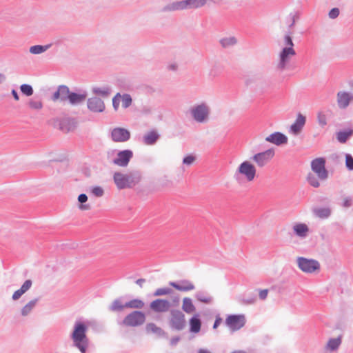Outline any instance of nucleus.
I'll return each mask as SVG.
<instances>
[{
	"label": "nucleus",
	"instance_id": "f257e3e1",
	"mask_svg": "<svg viewBox=\"0 0 353 353\" xmlns=\"http://www.w3.org/2000/svg\"><path fill=\"white\" fill-rule=\"evenodd\" d=\"M113 179L117 188L121 190L133 188L140 181L141 177L134 173L125 174L117 172L113 175Z\"/></svg>",
	"mask_w": 353,
	"mask_h": 353
},
{
	"label": "nucleus",
	"instance_id": "f03ea898",
	"mask_svg": "<svg viewBox=\"0 0 353 353\" xmlns=\"http://www.w3.org/2000/svg\"><path fill=\"white\" fill-rule=\"evenodd\" d=\"M236 176L248 183H252L256 178V168L250 161H242L235 171Z\"/></svg>",
	"mask_w": 353,
	"mask_h": 353
},
{
	"label": "nucleus",
	"instance_id": "7ed1b4c3",
	"mask_svg": "<svg viewBox=\"0 0 353 353\" xmlns=\"http://www.w3.org/2000/svg\"><path fill=\"white\" fill-rule=\"evenodd\" d=\"M87 327L81 322L75 324L72 339L74 345L82 352L85 353L88 347V341L85 334Z\"/></svg>",
	"mask_w": 353,
	"mask_h": 353
},
{
	"label": "nucleus",
	"instance_id": "20e7f679",
	"mask_svg": "<svg viewBox=\"0 0 353 353\" xmlns=\"http://www.w3.org/2000/svg\"><path fill=\"white\" fill-rule=\"evenodd\" d=\"M225 323L230 330L235 332L245 325L246 319L244 314H230L226 317Z\"/></svg>",
	"mask_w": 353,
	"mask_h": 353
},
{
	"label": "nucleus",
	"instance_id": "39448f33",
	"mask_svg": "<svg viewBox=\"0 0 353 353\" xmlns=\"http://www.w3.org/2000/svg\"><path fill=\"white\" fill-rule=\"evenodd\" d=\"M145 321V314L140 311H134L128 314L123 320L125 326L136 327L142 325Z\"/></svg>",
	"mask_w": 353,
	"mask_h": 353
},
{
	"label": "nucleus",
	"instance_id": "423d86ee",
	"mask_svg": "<svg viewBox=\"0 0 353 353\" xmlns=\"http://www.w3.org/2000/svg\"><path fill=\"white\" fill-rule=\"evenodd\" d=\"M311 168L318 179L325 180L327 178V171L325 169V159L323 157L316 158L311 162Z\"/></svg>",
	"mask_w": 353,
	"mask_h": 353
},
{
	"label": "nucleus",
	"instance_id": "0eeeda50",
	"mask_svg": "<svg viewBox=\"0 0 353 353\" xmlns=\"http://www.w3.org/2000/svg\"><path fill=\"white\" fill-rule=\"evenodd\" d=\"M274 157V149H268L265 151L256 153L253 155L252 159L259 168L267 165Z\"/></svg>",
	"mask_w": 353,
	"mask_h": 353
},
{
	"label": "nucleus",
	"instance_id": "6e6552de",
	"mask_svg": "<svg viewBox=\"0 0 353 353\" xmlns=\"http://www.w3.org/2000/svg\"><path fill=\"white\" fill-rule=\"evenodd\" d=\"M170 323L172 328L181 330L184 328L185 325V315L179 310H172Z\"/></svg>",
	"mask_w": 353,
	"mask_h": 353
},
{
	"label": "nucleus",
	"instance_id": "1a4fd4ad",
	"mask_svg": "<svg viewBox=\"0 0 353 353\" xmlns=\"http://www.w3.org/2000/svg\"><path fill=\"white\" fill-rule=\"evenodd\" d=\"M294 55L295 50L292 46L283 48L279 54V61L277 67L280 70H283L290 59Z\"/></svg>",
	"mask_w": 353,
	"mask_h": 353
},
{
	"label": "nucleus",
	"instance_id": "9d476101",
	"mask_svg": "<svg viewBox=\"0 0 353 353\" xmlns=\"http://www.w3.org/2000/svg\"><path fill=\"white\" fill-rule=\"evenodd\" d=\"M298 265L302 271L307 273L314 272L315 270L319 269V263L318 261L302 257L298 259Z\"/></svg>",
	"mask_w": 353,
	"mask_h": 353
},
{
	"label": "nucleus",
	"instance_id": "9b49d317",
	"mask_svg": "<svg viewBox=\"0 0 353 353\" xmlns=\"http://www.w3.org/2000/svg\"><path fill=\"white\" fill-rule=\"evenodd\" d=\"M150 307L154 312L158 313H164L170 310L171 307V303L167 299H157L150 303Z\"/></svg>",
	"mask_w": 353,
	"mask_h": 353
},
{
	"label": "nucleus",
	"instance_id": "f8f14e48",
	"mask_svg": "<svg viewBox=\"0 0 353 353\" xmlns=\"http://www.w3.org/2000/svg\"><path fill=\"white\" fill-rule=\"evenodd\" d=\"M191 113L196 121L203 122L208 118L209 110L206 105L201 104L193 108Z\"/></svg>",
	"mask_w": 353,
	"mask_h": 353
},
{
	"label": "nucleus",
	"instance_id": "ddd939ff",
	"mask_svg": "<svg viewBox=\"0 0 353 353\" xmlns=\"http://www.w3.org/2000/svg\"><path fill=\"white\" fill-rule=\"evenodd\" d=\"M169 285L176 290L183 292H190L195 289L193 282L187 279L181 280L178 283L170 282Z\"/></svg>",
	"mask_w": 353,
	"mask_h": 353
},
{
	"label": "nucleus",
	"instance_id": "4468645a",
	"mask_svg": "<svg viewBox=\"0 0 353 353\" xmlns=\"http://www.w3.org/2000/svg\"><path fill=\"white\" fill-rule=\"evenodd\" d=\"M120 101L122 102V107L127 108L132 103V98L129 94H125L121 95L119 93H117L112 99V105L115 110L119 109Z\"/></svg>",
	"mask_w": 353,
	"mask_h": 353
},
{
	"label": "nucleus",
	"instance_id": "2eb2a0df",
	"mask_svg": "<svg viewBox=\"0 0 353 353\" xmlns=\"http://www.w3.org/2000/svg\"><path fill=\"white\" fill-rule=\"evenodd\" d=\"M130 132L122 128H114L112 131V139L115 142H124L130 139Z\"/></svg>",
	"mask_w": 353,
	"mask_h": 353
},
{
	"label": "nucleus",
	"instance_id": "dca6fc26",
	"mask_svg": "<svg viewBox=\"0 0 353 353\" xmlns=\"http://www.w3.org/2000/svg\"><path fill=\"white\" fill-rule=\"evenodd\" d=\"M132 155V152L128 150L119 152L117 157L114 160V163L121 167H125L128 164Z\"/></svg>",
	"mask_w": 353,
	"mask_h": 353
},
{
	"label": "nucleus",
	"instance_id": "f3484780",
	"mask_svg": "<svg viewBox=\"0 0 353 353\" xmlns=\"http://www.w3.org/2000/svg\"><path fill=\"white\" fill-rule=\"evenodd\" d=\"M88 108L92 112H101L105 109V104L101 99L93 97L88 99Z\"/></svg>",
	"mask_w": 353,
	"mask_h": 353
},
{
	"label": "nucleus",
	"instance_id": "a211bd4d",
	"mask_svg": "<svg viewBox=\"0 0 353 353\" xmlns=\"http://www.w3.org/2000/svg\"><path fill=\"white\" fill-rule=\"evenodd\" d=\"M265 140L277 145L285 144L288 142L287 137L280 132L271 134L265 138Z\"/></svg>",
	"mask_w": 353,
	"mask_h": 353
},
{
	"label": "nucleus",
	"instance_id": "6ab92c4d",
	"mask_svg": "<svg viewBox=\"0 0 353 353\" xmlns=\"http://www.w3.org/2000/svg\"><path fill=\"white\" fill-rule=\"evenodd\" d=\"M70 94V93L68 88L65 85H61L59 87L58 90L54 93L52 99L53 101H57L58 99L65 100L69 98Z\"/></svg>",
	"mask_w": 353,
	"mask_h": 353
},
{
	"label": "nucleus",
	"instance_id": "aec40b11",
	"mask_svg": "<svg viewBox=\"0 0 353 353\" xmlns=\"http://www.w3.org/2000/svg\"><path fill=\"white\" fill-rule=\"evenodd\" d=\"M352 99V97L347 92H339L337 94L338 105L341 108H346Z\"/></svg>",
	"mask_w": 353,
	"mask_h": 353
},
{
	"label": "nucleus",
	"instance_id": "412c9836",
	"mask_svg": "<svg viewBox=\"0 0 353 353\" xmlns=\"http://www.w3.org/2000/svg\"><path fill=\"white\" fill-rule=\"evenodd\" d=\"M305 123V117L302 114H298L295 122L291 125L290 130L294 134H299Z\"/></svg>",
	"mask_w": 353,
	"mask_h": 353
},
{
	"label": "nucleus",
	"instance_id": "4be33fe9",
	"mask_svg": "<svg viewBox=\"0 0 353 353\" xmlns=\"http://www.w3.org/2000/svg\"><path fill=\"white\" fill-rule=\"evenodd\" d=\"M190 332L192 333H199L201 327V321L198 314L194 315L189 320Z\"/></svg>",
	"mask_w": 353,
	"mask_h": 353
},
{
	"label": "nucleus",
	"instance_id": "5701e85b",
	"mask_svg": "<svg viewBox=\"0 0 353 353\" xmlns=\"http://www.w3.org/2000/svg\"><path fill=\"white\" fill-rule=\"evenodd\" d=\"M182 10L180 1H173L161 9V12L163 13L172 12L175 11Z\"/></svg>",
	"mask_w": 353,
	"mask_h": 353
},
{
	"label": "nucleus",
	"instance_id": "b1692460",
	"mask_svg": "<svg viewBox=\"0 0 353 353\" xmlns=\"http://www.w3.org/2000/svg\"><path fill=\"white\" fill-rule=\"evenodd\" d=\"M182 310L187 314H192L196 311V307L190 298L185 297L183 299Z\"/></svg>",
	"mask_w": 353,
	"mask_h": 353
},
{
	"label": "nucleus",
	"instance_id": "393cba45",
	"mask_svg": "<svg viewBox=\"0 0 353 353\" xmlns=\"http://www.w3.org/2000/svg\"><path fill=\"white\" fill-rule=\"evenodd\" d=\"M293 230L296 234L301 237H305L308 232V228L304 223H298L294 225Z\"/></svg>",
	"mask_w": 353,
	"mask_h": 353
},
{
	"label": "nucleus",
	"instance_id": "a878e982",
	"mask_svg": "<svg viewBox=\"0 0 353 353\" xmlns=\"http://www.w3.org/2000/svg\"><path fill=\"white\" fill-rule=\"evenodd\" d=\"M159 138V134L156 131H150L144 136V143L146 145L154 144Z\"/></svg>",
	"mask_w": 353,
	"mask_h": 353
},
{
	"label": "nucleus",
	"instance_id": "bb28decb",
	"mask_svg": "<svg viewBox=\"0 0 353 353\" xmlns=\"http://www.w3.org/2000/svg\"><path fill=\"white\" fill-rule=\"evenodd\" d=\"M85 99V94H79L76 93H70L68 98L70 103L72 105L80 103L84 101Z\"/></svg>",
	"mask_w": 353,
	"mask_h": 353
},
{
	"label": "nucleus",
	"instance_id": "cd10ccee",
	"mask_svg": "<svg viewBox=\"0 0 353 353\" xmlns=\"http://www.w3.org/2000/svg\"><path fill=\"white\" fill-rule=\"evenodd\" d=\"M341 343V337L339 336L335 339H330L326 345L327 349L333 351L336 350Z\"/></svg>",
	"mask_w": 353,
	"mask_h": 353
},
{
	"label": "nucleus",
	"instance_id": "c85d7f7f",
	"mask_svg": "<svg viewBox=\"0 0 353 353\" xmlns=\"http://www.w3.org/2000/svg\"><path fill=\"white\" fill-rule=\"evenodd\" d=\"M127 308L141 309L144 306V303L140 299H132L125 303Z\"/></svg>",
	"mask_w": 353,
	"mask_h": 353
},
{
	"label": "nucleus",
	"instance_id": "c756f323",
	"mask_svg": "<svg viewBox=\"0 0 353 353\" xmlns=\"http://www.w3.org/2000/svg\"><path fill=\"white\" fill-rule=\"evenodd\" d=\"M78 201L81 203L79 205V209L83 211L89 210L91 208V206L90 204H83V203H85L88 201V196L85 194H81L78 196Z\"/></svg>",
	"mask_w": 353,
	"mask_h": 353
},
{
	"label": "nucleus",
	"instance_id": "7c9ffc66",
	"mask_svg": "<svg viewBox=\"0 0 353 353\" xmlns=\"http://www.w3.org/2000/svg\"><path fill=\"white\" fill-rule=\"evenodd\" d=\"M145 329L148 333H154L158 335H161L163 334L162 329L156 325L154 323H148L146 325Z\"/></svg>",
	"mask_w": 353,
	"mask_h": 353
},
{
	"label": "nucleus",
	"instance_id": "2f4dec72",
	"mask_svg": "<svg viewBox=\"0 0 353 353\" xmlns=\"http://www.w3.org/2000/svg\"><path fill=\"white\" fill-rule=\"evenodd\" d=\"M50 46H32L29 50L32 54H39L46 52Z\"/></svg>",
	"mask_w": 353,
	"mask_h": 353
},
{
	"label": "nucleus",
	"instance_id": "473e14b6",
	"mask_svg": "<svg viewBox=\"0 0 353 353\" xmlns=\"http://www.w3.org/2000/svg\"><path fill=\"white\" fill-rule=\"evenodd\" d=\"M93 92L97 95L102 97H108L110 94V89L107 87L104 88H93Z\"/></svg>",
	"mask_w": 353,
	"mask_h": 353
},
{
	"label": "nucleus",
	"instance_id": "72a5a7b5",
	"mask_svg": "<svg viewBox=\"0 0 353 353\" xmlns=\"http://www.w3.org/2000/svg\"><path fill=\"white\" fill-rule=\"evenodd\" d=\"M125 304H123L121 301L119 300H115L112 302V305H110V310L113 312L116 311H121L124 308H125Z\"/></svg>",
	"mask_w": 353,
	"mask_h": 353
},
{
	"label": "nucleus",
	"instance_id": "f704fd0d",
	"mask_svg": "<svg viewBox=\"0 0 353 353\" xmlns=\"http://www.w3.org/2000/svg\"><path fill=\"white\" fill-rule=\"evenodd\" d=\"M37 303V300L30 301L28 303H27L22 309L21 313L22 315L26 316L28 315L32 310L34 307Z\"/></svg>",
	"mask_w": 353,
	"mask_h": 353
},
{
	"label": "nucleus",
	"instance_id": "c9c22d12",
	"mask_svg": "<svg viewBox=\"0 0 353 353\" xmlns=\"http://www.w3.org/2000/svg\"><path fill=\"white\" fill-rule=\"evenodd\" d=\"M172 293V290L168 288H158L154 292V296H166L169 295Z\"/></svg>",
	"mask_w": 353,
	"mask_h": 353
},
{
	"label": "nucleus",
	"instance_id": "e433bc0d",
	"mask_svg": "<svg viewBox=\"0 0 353 353\" xmlns=\"http://www.w3.org/2000/svg\"><path fill=\"white\" fill-rule=\"evenodd\" d=\"M316 216L320 218H326L330 216V210L328 208H319L314 210Z\"/></svg>",
	"mask_w": 353,
	"mask_h": 353
},
{
	"label": "nucleus",
	"instance_id": "4c0bfd02",
	"mask_svg": "<svg viewBox=\"0 0 353 353\" xmlns=\"http://www.w3.org/2000/svg\"><path fill=\"white\" fill-rule=\"evenodd\" d=\"M21 91L26 96H31L33 94V89L28 84H23L20 87Z\"/></svg>",
	"mask_w": 353,
	"mask_h": 353
},
{
	"label": "nucleus",
	"instance_id": "58836bf2",
	"mask_svg": "<svg viewBox=\"0 0 353 353\" xmlns=\"http://www.w3.org/2000/svg\"><path fill=\"white\" fill-rule=\"evenodd\" d=\"M307 179L310 185L314 188H318L320 185L318 179L313 174H309Z\"/></svg>",
	"mask_w": 353,
	"mask_h": 353
},
{
	"label": "nucleus",
	"instance_id": "ea45409f",
	"mask_svg": "<svg viewBox=\"0 0 353 353\" xmlns=\"http://www.w3.org/2000/svg\"><path fill=\"white\" fill-rule=\"evenodd\" d=\"M352 131H349V132H340L338 133L337 139H338V140L340 142L344 143V142L346 141L347 138L352 134Z\"/></svg>",
	"mask_w": 353,
	"mask_h": 353
},
{
	"label": "nucleus",
	"instance_id": "a19ab883",
	"mask_svg": "<svg viewBox=\"0 0 353 353\" xmlns=\"http://www.w3.org/2000/svg\"><path fill=\"white\" fill-rule=\"evenodd\" d=\"M182 10L194 9L192 0H180Z\"/></svg>",
	"mask_w": 353,
	"mask_h": 353
},
{
	"label": "nucleus",
	"instance_id": "79ce46f5",
	"mask_svg": "<svg viewBox=\"0 0 353 353\" xmlns=\"http://www.w3.org/2000/svg\"><path fill=\"white\" fill-rule=\"evenodd\" d=\"M28 104L32 109L34 110H40L43 106L41 101L39 100L32 99L29 101Z\"/></svg>",
	"mask_w": 353,
	"mask_h": 353
},
{
	"label": "nucleus",
	"instance_id": "37998d69",
	"mask_svg": "<svg viewBox=\"0 0 353 353\" xmlns=\"http://www.w3.org/2000/svg\"><path fill=\"white\" fill-rule=\"evenodd\" d=\"M220 44H236L237 43V40L234 37H230L226 38H222L220 39Z\"/></svg>",
	"mask_w": 353,
	"mask_h": 353
},
{
	"label": "nucleus",
	"instance_id": "c03bdc74",
	"mask_svg": "<svg viewBox=\"0 0 353 353\" xmlns=\"http://www.w3.org/2000/svg\"><path fill=\"white\" fill-rule=\"evenodd\" d=\"M317 118L319 124L322 127L325 126L327 124V116L325 113L319 112Z\"/></svg>",
	"mask_w": 353,
	"mask_h": 353
},
{
	"label": "nucleus",
	"instance_id": "a18cd8bd",
	"mask_svg": "<svg viewBox=\"0 0 353 353\" xmlns=\"http://www.w3.org/2000/svg\"><path fill=\"white\" fill-rule=\"evenodd\" d=\"M299 18V14L298 12H291L289 14V19H290V23L289 24V28H292L294 26L295 21L296 19Z\"/></svg>",
	"mask_w": 353,
	"mask_h": 353
},
{
	"label": "nucleus",
	"instance_id": "49530a36",
	"mask_svg": "<svg viewBox=\"0 0 353 353\" xmlns=\"http://www.w3.org/2000/svg\"><path fill=\"white\" fill-rule=\"evenodd\" d=\"M345 165L348 170H353V157L349 154L345 155Z\"/></svg>",
	"mask_w": 353,
	"mask_h": 353
},
{
	"label": "nucleus",
	"instance_id": "de8ad7c7",
	"mask_svg": "<svg viewBox=\"0 0 353 353\" xmlns=\"http://www.w3.org/2000/svg\"><path fill=\"white\" fill-rule=\"evenodd\" d=\"M92 193L97 197H101L103 195L104 191L101 187L95 186L92 189Z\"/></svg>",
	"mask_w": 353,
	"mask_h": 353
},
{
	"label": "nucleus",
	"instance_id": "09e8293b",
	"mask_svg": "<svg viewBox=\"0 0 353 353\" xmlns=\"http://www.w3.org/2000/svg\"><path fill=\"white\" fill-rule=\"evenodd\" d=\"M339 9L338 8H333L329 11L328 17L332 19H334L339 17Z\"/></svg>",
	"mask_w": 353,
	"mask_h": 353
},
{
	"label": "nucleus",
	"instance_id": "8fccbe9b",
	"mask_svg": "<svg viewBox=\"0 0 353 353\" xmlns=\"http://www.w3.org/2000/svg\"><path fill=\"white\" fill-rule=\"evenodd\" d=\"M192 2L194 9H198L203 7L207 3V0H192Z\"/></svg>",
	"mask_w": 353,
	"mask_h": 353
},
{
	"label": "nucleus",
	"instance_id": "3c124183",
	"mask_svg": "<svg viewBox=\"0 0 353 353\" xmlns=\"http://www.w3.org/2000/svg\"><path fill=\"white\" fill-rule=\"evenodd\" d=\"M195 161V157L192 155H188L185 157L183 160V163L185 165H190Z\"/></svg>",
	"mask_w": 353,
	"mask_h": 353
},
{
	"label": "nucleus",
	"instance_id": "603ef678",
	"mask_svg": "<svg viewBox=\"0 0 353 353\" xmlns=\"http://www.w3.org/2000/svg\"><path fill=\"white\" fill-rule=\"evenodd\" d=\"M31 285H32V281L30 280H27L22 285L20 290L22 291V292L25 293L26 291H28L30 288Z\"/></svg>",
	"mask_w": 353,
	"mask_h": 353
},
{
	"label": "nucleus",
	"instance_id": "864d4df0",
	"mask_svg": "<svg viewBox=\"0 0 353 353\" xmlns=\"http://www.w3.org/2000/svg\"><path fill=\"white\" fill-rule=\"evenodd\" d=\"M24 293L22 292V291L19 289L17 291H15L12 295V299L14 300H17L18 299H19V297L23 294Z\"/></svg>",
	"mask_w": 353,
	"mask_h": 353
},
{
	"label": "nucleus",
	"instance_id": "5fc2aeb1",
	"mask_svg": "<svg viewBox=\"0 0 353 353\" xmlns=\"http://www.w3.org/2000/svg\"><path fill=\"white\" fill-rule=\"evenodd\" d=\"M198 299L199 301L204 303H210L212 301V298L210 296L200 297Z\"/></svg>",
	"mask_w": 353,
	"mask_h": 353
},
{
	"label": "nucleus",
	"instance_id": "6e6d98bb",
	"mask_svg": "<svg viewBox=\"0 0 353 353\" xmlns=\"http://www.w3.org/2000/svg\"><path fill=\"white\" fill-rule=\"evenodd\" d=\"M268 294V290H260V292H259V297H260V299H265L267 297Z\"/></svg>",
	"mask_w": 353,
	"mask_h": 353
},
{
	"label": "nucleus",
	"instance_id": "4d7b16f0",
	"mask_svg": "<svg viewBox=\"0 0 353 353\" xmlns=\"http://www.w3.org/2000/svg\"><path fill=\"white\" fill-rule=\"evenodd\" d=\"M222 322V319L221 317L219 316H217L216 318V320L214 321V325H213V328L214 329H216Z\"/></svg>",
	"mask_w": 353,
	"mask_h": 353
},
{
	"label": "nucleus",
	"instance_id": "13d9d810",
	"mask_svg": "<svg viewBox=\"0 0 353 353\" xmlns=\"http://www.w3.org/2000/svg\"><path fill=\"white\" fill-rule=\"evenodd\" d=\"M285 44H294L290 35L285 36Z\"/></svg>",
	"mask_w": 353,
	"mask_h": 353
},
{
	"label": "nucleus",
	"instance_id": "bf43d9fd",
	"mask_svg": "<svg viewBox=\"0 0 353 353\" xmlns=\"http://www.w3.org/2000/svg\"><path fill=\"white\" fill-rule=\"evenodd\" d=\"M343 206L345 207H349L351 205V200L348 198H345L343 199Z\"/></svg>",
	"mask_w": 353,
	"mask_h": 353
},
{
	"label": "nucleus",
	"instance_id": "052dcab7",
	"mask_svg": "<svg viewBox=\"0 0 353 353\" xmlns=\"http://www.w3.org/2000/svg\"><path fill=\"white\" fill-rule=\"evenodd\" d=\"M12 94L13 95V97L14 98V99L16 101H19V95L15 90H12Z\"/></svg>",
	"mask_w": 353,
	"mask_h": 353
},
{
	"label": "nucleus",
	"instance_id": "680f3d73",
	"mask_svg": "<svg viewBox=\"0 0 353 353\" xmlns=\"http://www.w3.org/2000/svg\"><path fill=\"white\" fill-rule=\"evenodd\" d=\"M145 279H139L137 280L136 283H137V285H139V286L141 287L143 283H145Z\"/></svg>",
	"mask_w": 353,
	"mask_h": 353
},
{
	"label": "nucleus",
	"instance_id": "e2e57ef3",
	"mask_svg": "<svg viewBox=\"0 0 353 353\" xmlns=\"http://www.w3.org/2000/svg\"><path fill=\"white\" fill-rule=\"evenodd\" d=\"M6 79V77L3 74L0 73V84L3 83Z\"/></svg>",
	"mask_w": 353,
	"mask_h": 353
},
{
	"label": "nucleus",
	"instance_id": "0e129e2a",
	"mask_svg": "<svg viewBox=\"0 0 353 353\" xmlns=\"http://www.w3.org/2000/svg\"><path fill=\"white\" fill-rule=\"evenodd\" d=\"M199 353H211V352L208 350L201 349V350H199Z\"/></svg>",
	"mask_w": 353,
	"mask_h": 353
},
{
	"label": "nucleus",
	"instance_id": "69168bd1",
	"mask_svg": "<svg viewBox=\"0 0 353 353\" xmlns=\"http://www.w3.org/2000/svg\"><path fill=\"white\" fill-rule=\"evenodd\" d=\"M232 353H248V352H246L245 351H243V350H236V351L232 352Z\"/></svg>",
	"mask_w": 353,
	"mask_h": 353
},
{
	"label": "nucleus",
	"instance_id": "338daca9",
	"mask_svg": "<svg viewBox=\"0 0 353 353\" xmlns=\"http://www.w3.org/2000/svg\"><path fill=\"white\" fill-rule=\"evenodd\" d=\"M340 52H341V54H347L349 52L348 50H340Z\"/></svg>",
	"mask_w": 353,
	"mask_h": 353
}]
</instances>
